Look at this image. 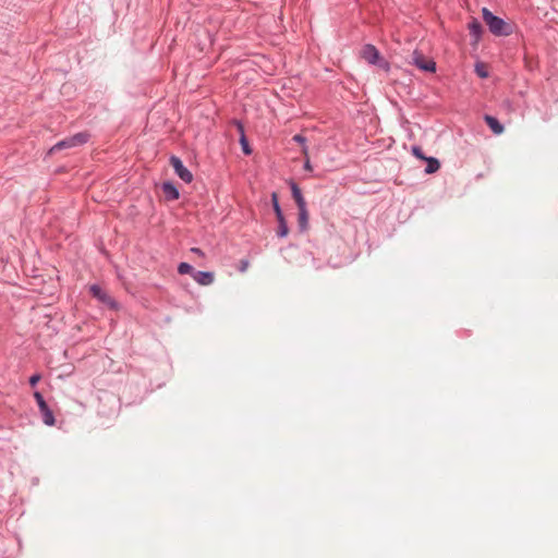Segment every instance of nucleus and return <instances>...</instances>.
Masks as SVG:
<instances>
[{"mask_svg":"<svg viewBox=\"0 0 558 558\" xmlns=\"http://www.w3.org/2000/svg\"><path fill=\"white\" fill-rule=\"evenodd\" d=\"M483 20L488 26L489 31L496 36H508L511 34V25L502 19L494 15L488 9L482 10Z\"/></svg>","mask_w":558,"mask_h":558,"instance_id":"f257e3e1","label":"nucleus"},{"mask_svg":"<svg viewBox=\"0 0 558 558\" xmlns=\"http://www.w3.org/2000/svg\"><path fill=\"white\" fill-rule=\"evenodd\" d=\"M89 140V134L87 132H81L68 138H64L57 144H54L48 151L49 155H52L62 149H70L74 147H78L87 143Z\"/></svg>","mask_w":558,"mask_h":558,"instance_id":"f03ea898","label":"nucleus"},{"mask_svg":"<svg viewBox=\"0 0 558 558\" xmlns=\"http://www.w3.org/2000/svg\"><path fill=\"white\" fill-rule=\"evenodd\" d=\"M362 57L371 64H378L386 71L389 69L388 63L380 58L379 51L373 45L364 46Z\"/></svg>","mask_w":558,"mask_h":558,"instance_id":"7ed1b4c3","label":"nucleus"},{"mask_svg":"<svg viewBox=\"0 0 558 558\" xmlns=\"http://www.w3.org/2000/svg\"><path fill=\"white\" fill-rule=\"evenodd\" d=\"M411 63L415 64L418 69L423 71L435 72L436 70L435 62L432 60H427L423 56V53H421L417 50L413 51V53L411 54Z\"/></svg>","mask_w":558,"mask_h":558,"instance_id":"20e7f679","label":"nucleus"},{"mask_svg":"<svg viewBox=\"0 0 558 558\" xmlns=\"http://www.w3.org/2000/svg\"><path fill=\"white\" fill-rule=\"evenodd\" d=\"M170 163L171 166L173 167L175 173L178 174V177L183 180L185 183H190L192 182L193 180V174L191 173V171L185 168L182 163V161L180 160V158L175 157V156H172L170 158Z\"/></svg>","mask_w":558,"mask_h":558,"instance_id":"39448f33","label":"nucleus"},{"mask_svg":"<svg viewBox=\"0 0 558 558\" xmlns=\"http://www.w3.org/2000/svg\"><path fill=\"white\" fill-rule=\"evenodd\" d=\"M89 291L94 298H97L100 302L109 305L110 307H114V302L110 295L107 294L99 286L94 284L89 288Z\"/></svg>","mask_w":558,"mask_h":558,"instance_id":"423d86ee","label":"nucleus"},{"mask_svg":"<svg viewBox=\"0 0 558 558\" xmlns=\"http://www.w3.org/2000/svg\"><path fill=\"white\" fill-rule=\"evenodd\" d=\"M193 279L201 286H209L214 282L215 276L210 271H195Z\"/></svg>","mask_w":558,"mask_h":558,"instance_id":"0eeeda50","label":"nucleus"},{"mask_svg":"<svg viewBox=\"0 0 558 558\" xmlns=\"http://www.w3.org/2000/svg\"><path fill=\"white\" fill-rule=\"evenodd\" d=\"M162 192L168 201H175L179 198L177 187L170 182H165L162 184Z\"/></svg>","mask_w":558,"mask_h":558,"instance_id":"6e6552de","label":"nucleus"},{"mask_svg":"<svg viewBox=\"0 0 558 558\" xmlns=\"http://www.w3.org/2000/svg\"><path fill=\"white\" fill-rule=\"evenodd\" d=\"M292 197L296 203L298 209L306 207V202L302 195L300 187L295 183H291Z\"/></svg>","mask_w":558,"mask_h":558,"instance_id":"1a4fd4ad","label":"nucleus"},{"mask_svg":"<svg viewBox=\"0 0 558 558\" xmlns=\"http://www.w3.org/2000/svg\"><path fill=\"white\" fill-rule=\"evenodd\" d=\"M484 120L495 134L500 135L504 132L505 129L502 124L499 123V121L496 118L492 116H485Z\"/></svg>","mask_w":558,"mask_h":558,"instance_id":"9d476101","label":"nucleus"},{"mask_svg":"<svg viewBox=\"0 0 558 558\" xmlns=\"http://www.w3.org/2000/svg\"><path fill=\"white\" fill-rule=\"evenodd\" d=\"M299 226L301 230H306L308 226V211L307 208H299Z\"/></svg>","mask_w":558,"mask_h":558,"instance_id":"9b49d317","label":"nucleus"},{"mask_svg":"<svg viewBox=\"0 0 558 558\" xmlns=\"http://www.w3.org/2000/svg\"><path fill=\"white\" fill-rule=\"evenodd\" d=\"M40 413H41V416H43V421H44V423L46 425H48V426H53L54 425L56 420H54L53 413L49 409V407L40 410Z\"/></svg>","mask_w":558,"mask_h":558,"instance_id":"f8f14e48","label":"nucleus"},{"mask_svg":"<svg viewBox=\"0 0 558 558\" xmlns=\"http://www.w3.org/2000/svg\"><path fill=\"white\" fill-rule=\"evenodd\" d=\"M469 29H470V34L474 37L475 41H477L482 34L481 24L476 20H474L469 24Z\"/></svg>","mask_w":558,"mask_h":558,"instance_id":"ddd939ff","label":"nucleus"},{"mask_svg":"<svg viewBox=\"0 0 558 558\" xmlns=\"http://www.w3.org/2000/svg\"><path fill=\"white\" fill-rule=\"evenodd\" d=\"M238 128H239V131L241 133L240 143H241L243 153L245 155H250L252 153V150H251V148L248 146V142H247L245 135H244L243 126L241 124H238Z\"/></svg>","mask_w":558,"mask_h":558,"instance_id":"4468645a","label":"nucleus"},{"mask_svg":"<svg viewBox=\"0 0 558 558\" xmlns=\"http://www.w3.org/2000/svg\"><path fill=\"white\" fill-rule=\"evenodd\" d=\"M425 160L427 161V167L425 169L426 173H434L439 169L440 163L436 158L429 157Z\"/></svg>","mask_w":558,"mask_h":558,"instance_id":"2eb2a0df","label":"nucleus"},{"mask_svg":"<svg viewBox=\"0 0 558 558\" xmlns=\"http://www.w3.org/2000/svg\"><path fill=\"white\" fill-rule=\"evenodd\" d=\"M278 222H279V227H278V235L279 236H287L288 235V232H289V229H288V226H287V222L284 220V217L283 216H280V218H277Z\"/></svg>","mask_w":558,"mask_h":558,"instance_id":"dca6fc26","label":"nucleus"},{"mask_svg":"<svg viewBox=\"0 0 558 558\" xmlns=\"http://www.w3.org/2000/svg\"><path fill=\"white\" fill-rule=\"evenodd\" d=\"M271 202H272L274 210L276 213V217L280 218V216H283L282 211H281V208H280V205H279V202H278V194L276 192H274L271 194Z\"/></svg>","mask_w":558,"mask_h":558,"instance_id":"f3484780","label":"nucleus"},{"mask_svg":"<svg viewBox=\"0 0 558 558\" xmlns=\"http://www.w3.org/2000/svg\"><path fill=\"white\" fill-rule=\"evenodd\" d=\"M178 271L181 275L185 274H192L193 275V267L187 263H181L178 267Z\"/></svg>","mask_w":558,"mask_h":558,"instance_id":"a211bd4d","label":"nucleus"},{"mask_svg":"<svg viewBox=\"0 0 558 558\" xmlns=\"http://www.w3.org/2000/svg\"><path fill=\"white\" fill-rule=\"evenodd\" d=\"M34 398L38 404L39 410H43L48 407V404L46 403V401L40 392H38V391L34 392Z\"/></svg>","mask_w":558,"mask_h":558,"instance_id":"6ab92c4d","label":"nucleus"},{"mask_svg":"<svg viewBox=\"0 0 558 558\" xmlns=\"http://www.w3.org/2000/svg\"><path fill=\"white\" fill-rule=\"evenodd\" d=\"M302 153H303V155L305 156L304 169H305L306 171H312V170H313V167H312V165H311V162H310V159H308V150H307V147H306V146H304V147H303Z\"/></svg>","mask_w":558,"mask_h":558,"instance_id":"aec40b11","label":"nucleus"},{"mask_svg":"<svg viewBox=\"0 0 558 558\" xmlns=\"http://www.w3.org/2000/svg\"><path fill=\"white\" fill-rule=\"evenodd\" d=\"M475 71L480 77H487L488 75L484 64H476Z\"/></svg>","mask_w":558,"mask_h":558,"instance_id":"412c9836","label":"nucleus"},{"mask_svg":"<svg viewBox=\"0 0 558 558\" xmlns=\"http://www.w3.org/2000/svg\"><path fill=\"white\" fill-rule=\"evenodd\" d=\"M412 153H413V155H414L415 157H417V158H420V159L425 160V159L427 158V157H425V156L423 155V153H422V148H421V147H418V146H414V147L412 148Z\"/></svg>","mask_w":558,"mask_h":558,"instance_id":"4be33fe9","label":"nucleus"},{"mask_svg":"<svg viewBox=\"0 0 558 558\" xmlns=\"http://www.w3.org/2000/svg\"><path fill=\"white\" fill-rule=\"evenodd\" d=\"M41 379V376L39 374H34L31 378H29V384L31 386H36L37 383Z\"/></svg>","mask_w":558,"mask_h":558,"instance_id":"5701e85b","label":"nucleus"},{"mask_svg":"<svg viewBox=\"0 0 558 558\" xmlns=\"http://www.w3.org/2000/svg\"><path fill=\"white\" fill-rule=\"evenodd\" d=\"M293 141H295L296 143H300L303 145V147L305 146V137L300 135V134H296L293 136Z\"/></svg>","mask_w":558,"mask_h":558,"instance_id":"b1692460","label":"nucleus"},{"mask_svg":"<svg viewBox=\"0 0 558 558\" xmlns=\"http://www.w3.org/2000/svg\"><path fill=\"white\" fill-rule=\"evenodd\" d=\"M191 252H193V253H195V254H197V255H199L202 257L205 256L204 252L201 248H198V247H192Z\"/></svg>","mask_w":558,"mask_h":558,"instance_id":"393cba45","label":"nucleus"},{"mask_svg":"<svg viewBox=\"0 0 558 558\" xmlns=\"http://www.w3.org/2000/svg\"><path fill=\"white\" fill-rule=\"evenodd\" d=\"M247 266H248V262L247 260H241V268H240V270L241 271H245Z\"/></svg>","mask_w":558,"mask_h":558,"instance_id":"a878e982","label":"nucleus"}]
</instances>
